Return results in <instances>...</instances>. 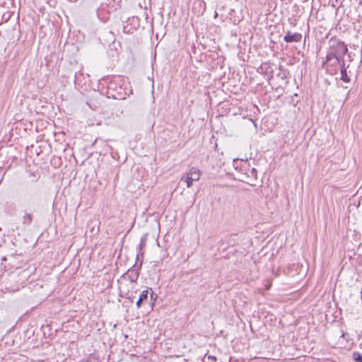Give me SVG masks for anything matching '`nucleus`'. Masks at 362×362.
Wrapping results in <instances>:
<instances>
[{
  "mask_svg": "<svg viewBox=\"0 0 362 362\" xmlns=\"http://www.w3.org/2000/svg\"><path fill=\"white\" fill-rule=\"evenodd\" d=\"M207 358H208V359H209V360H211V361H214V362H216V361H217L216 357V356H212V355H209V356H207Z\"/></svg>",
  "mask_w": 362,
  "mask_h": 362,
  "instance_id": "nucleus-14",
  "label": "nucleus"
},
{
  "mask_svg": "<svg viewBox=\"0 0 362 362\" xmlns=\"http://www.w3.org/2000/svg\"><path fill=\"white\" fill-rule=\"evenodd\" d=\"M99 230V226L97 227V229H96V233H98Z\"/></svg>",
  "mask_w": 362,
  "mask_h": 362,
  "instance_id": "nucleus-18",
  "label": "nucleus"
},
{
  "mask_svg": "<svg viewBox=\"0 0 362 362\" xmlns=\"http://www.w3.org/2000/svg\"><path fill=\"white\" fill-rule=\"evenodd\" d=\"M217 16H218L217 12H215V14H214L215 18L217 17Z\"/></svg>",
  "mask_w": 362,
  "mask_h": 362,
  "instance_id": "nucleus-17",
  "label": "nucleus"
},
{
  "mask_svg": "<svg viewBox=\"0 0 362 362\" xmlns=\"http://www.w3.org/2000/svg\"><path fill=\"white\" fill-rule=\"evenodd\" d=\"M94 229H95V227L93 226V227L92 228V229H91V231H92V232H93Z\"/></svg>",
  "mask_w": 362,
  "mask_h": 362,
  "instance_id": "nucleus-19",
  "label": "nucleus"
},
{
  "mask_svg": "<svg viewBox=\"0 0 362 362\" xmlns=\"http://www.w3.org/2000/svg\"><path fill=\"white\" fill-rule=\"evenodd\" d=\"M250 171L252 174V176L256 180L257 177V171L256 170V169L252 168L251 170H250Z\"/></svg>",
  "mask_w": 362,
  "mask_h": 362,
  "instance_id": "nucleus-12",
  "label": "nucleus"
},
{
  "mask_svg": "<svg viewBox=\"0 0 362 362\" xmlns=\"http://www.w3.org/2000/svg\"><path fill=\"white\" fill-rule=\"evenodd\" d=\"M302 35L298 33H291L288 31L286 35L284 37V40L286 42H298L301 40Z\"/></svg>",
  "mask_w": 362,
  "mask_h": 362,
  "instance_id": "nucleus-3",
  "label": "nucleus"
},
{
  "mask_svg": "<svg viewBox=\"0 0 362 362\" xmlns=\"http://www.w3.org/2000/svg\"><path fill=\"white\" fill-rule=\"evenodd\" d=\"M142 303H143V301H141L140 299L138 298V300L136 302V305L137 308H140Z\"/></svg>",
  "mask_w": 362,
  "mask_h": 362,
  "instance_id": "nucleus-13",
  "label": "nucleus"
},
{
  "mask_svg": "<svg viewBox=\"0 0 362 362\" xmlns=\"http://www.w3.org/2000/svg\"><path fill=\"white\" fill-rule=\"evenodd\" d=\"M181 180L185 181L186 182L187 187H191V186L192 185V183L194 182V180H191L190 177L189 176H187V174L185 176L183 175L182 177Z\"/></svg>",
  "mask_w": 362,
  "mask_h": 362,
  "instance_id": "nucleus-7",
  "label": "nucleus"
},
{
  "mask_svg": "<svg viewBox=\"0 0 362 362\" xmlns=\"http://www.w3.org/2000/svg\"><path fill=\"white\" fill-rule=\"evenodd\" d=\"M136 293V291H135L134 292H130V291H127L126 293H125V297L129 300H131L132 301L133 300V299L135 298L134 295Z\"/></svg>",
  "mask_w": 362,
  "mask_h": 362,
  "instance_id": "nucleus-9",
  "label": "nucleus"
},
{
  "mask_svg": "<svg viewBox=\"0 0 362 362\" xmlns=\"http://www.w3.org/2000/svg\"><path fill=\"white\" fill-rule=\"evenodd\" d=\"M329 45L334 52L332 54L334 57L335 62L339 63L341 60L343 62L344 56L348 52L346 45L343 42L335 38L330 39Z\"/></svg>",
  "mask_w": 362,
  "mask_h": 362,
  "instance_id": "nucleus-1",
  "label": "nucleus"
},
{
  "mask_svg": "<svg viewBox=\"0 0 362 362\" xmlns=\"http://www.w3.org/2000/svg\"><path fill=\"white\" fill-rule=\"evenodd\" d=\"M32 221V216L31 214H27L24 218V223H30Z\"/></svg>",
  "mask_w": 362,
  "mask_h": 362,
  "instance_id": "nucleus-11",
  "label": "nucleus"
},
{
  "mask_svg": "<svg viewBox=\"0 0 362 362\" xmlns=\"http://www.w3.org/2000/svg\"><path fill=\"white\" fill-rule=\"evenodd\" d=\"M341 79L344 82L350 81V78L346 73V69L345 68L344 60H343V62L341 66Z\"/></svg>",
  "mask_w": 362,
  "mask_h": 362,
  "instance_id": "nucleus-6",
  "label": "nucleus"
},
{
  "mask_svg": "<svg viewBox=\"0 0 362 362\" xmlns=\"http://www.w3.org/2000/svg\"><path fill=\"white\" fill-rule=\"evenodd\" d=\"M352 358L355 362H362V354L359 352L354 351L352 354Z\"/></svg>",
  "mask_w": 362,
  "mask_h": 362,
  "instance_id": "nucleus-8",
  "label": "nucleus"
},
{
  "mask_svg": "<svg viewBox=\"0 0 362 362\" xmlns=\"http://www.w3.org/2000/svg\"><path fill=\"white\" fill-rule=\"evenodd\" d=\"M187 176L190 177L191 180L194 181H197L200 177V171L197 168L192 167L189 171L187 173Z\"/></svg>",
  "mask_w": 362,
  "mask_h": 362,
  "instance_id": "nucleus-5",
  "label": "nucleus"
},
{
  "mask_svg": "<svg viewBox=\"0 0 362 362\" xmlns=\"http://www.w3.org/2000/svg\"><path fill=\"white\" fill-rule=\"evenodd\" d=\"M141 247H142V245H141V244H140V245H139V248H140V249H141Z\"/></svg>",
  "mask_w": 362,
  "mask_h": 362,
  "instance_id": "nucleus-20",
  "label": "nucleus"
},
{
  "mask_svg": "<svg viewBox=\"0 0 362 362\" xmlns=\"http://www.w3.org/2000/svg\"><path fill=\"white\" fill-rule=\"evenodd\" d=\"M119 289H120V292L121 293H124V284L122 283V281L120 282V287H119Z\"/></svg>",
  "mask_w": 362,
  "mask_h": 362,
  "instance_id": "nucleus-15",
  "label": "nucleus"
},
{
  "mask_svg": "<svg viewBox=\"0 0 362 362\" xmlns=\"http://www.w3.org/2000/svg\"><path fill=\"white\" fill-rule=\"evenodd\" d=\"M139 275V270L134 268L129 269L126 274L122 276V280H129L132 284L136 281Z\"/></svg>",
  "mask_w": 362,
  "mask_h": 362,
  "instance_id": "nucleus-2",
  "label": "nucleus"
},
{
  "mask_svg": "<svg viewBox=\"0 0 362 362\" xmlns=\"http://www.w3.org/2000/svg\"><path fill=\"white\" fill-rule=\"evenodd\" d=\"M149 291L151 292V300H155L156 297H157V296L155 295V293L152 291V288H147V289L143 291L141 293V294L139 295V299H140L143 302L144 300H147Z\"/></svg>",
  "mask_w": 362,
  "mask_h": 362,
  "instance_id": "nucleus-4",
  "label": "nucleus"
},
{
  "mask_svg": "<svg viewBox=\"0 0 362 362\" xmlns=\"http://www.w3.org/2000/svg\"><path fill=\"white\" fill-rule=\"evenodd\" d=\"M334 52L332 50V49L329 48V52L327 55V61H331L332 59H334V57L332 54H334Z\"/></svg>",
  "mask_w": 362,
  "mask_h": 362,
  "instance_id": "nucleus-10",
  "label": "nucleus"
},
{
  "mask_svg": "<svg viewBox=\"0 0 362 362\" xmlns=\"http://www.w3.org/2000/svg\"><path fill=\"white\" fill-rule=\"evenodd\" d=\"M353 184H354V182H353V181H350V182H349V186H352V185H353Z\"/></svg>",
  "mask_w": 362,
  "mask_h": 362,
  "instance_id": "nucleus-16",
  "label": "nucleus"
}]
</instances>
